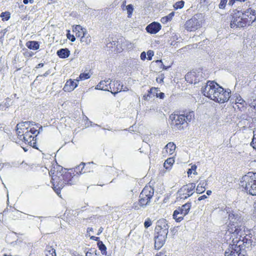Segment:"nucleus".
Returning <instances> with one entry per match:
<instances>
[{
    "mask_svg": "<svg viewBox=\"0 0 256 256\" xmlns=\"http://www.w3.org/2000/svg\"><path fill=\"white\" fill-rule=\"evenodd\" d=\"M203 94L218 103L226 102L230 97L231 91L230 89L224 90L217 83L213 81H208L202 88Z\"/></svg>",
    "mask_w": 256,
    "mask_h": 256,
    "instance_id": "1",
    "label": "nucleus"
},
{
    "mask_svg": "<svg viewBox=\"0 0 256 256\" xmlns=\"http://www.w3.org/2000/svg\"><path fill=\"white\" fill-rule=\"evenodd\" d=\"M228 214L229 223L228 225V230L226 232L232 234V237L241 236L244 232L243 222L242 216L238 212L230 210V208L226 210Z\"/></svg>",
    "mask_w": 256,
    "mask_h": 256,
    "instance_id": "2",
    "label": "nucleus"
},
{
    "mask_svg": "<svg viewBox=\"0 0 256 256\" xmlns=\"http://www.w3.org/2000/svg\"><path fill=\"white\" fill-rule=\"evenodd\" d=\"M63 173L61 172L58 178L52 176V188L58 196H60L61 190L66 184L71 186L77 182L76 178L74 177V174L72 176V172H66L64 174Z\"/></svg>",
    "mask_w": 256,
    "mask_h": 256,
    "instance_id": "3",
    "label": "nucleus"
},
{
    "mask_svg": "<svg viewBox=\"0 0 256 256\" xmlns=\"http://www.w3.org/2000/svg\"><path fill=\"white\" fill-rule=\"evenodd\" d=\"M194 112H190L184 114H171L169 118V120H170V124L173 129L176 130H184L188 126V122H190L194 118Z\"/></svg>",
    "mask_w": 256,
    "mask_h": 256,
    "instance_id": "4",
    "label": "nucleus"
},
{
    "mask_svg": "<svg viewBox=\"0 0 256 256\" xmlns=\"http://www.w3.org/2000/svg\"><path fill=\"white\" fill-rule=\"evenodd\" d=\"M154 194V190L150 186H145L139 196L138 202L133 204L132 208L138 210L149 206Z\"/></svg>",
    "mask_w": 256,
    "mask_h": 256,
    "instance_id": "5",
    "label": "nucleus"
},
{
    "mask_svg": "<svg viewBox=\"0 0 256 256\" xmlns=\"http://www.w3.org/2000/svg\"><path fill=\"white\" fill-rule=\"evenodd\" d=\"M240 184L246 192L252 196H256V173L248 172L243 176Z\"/></svg>",
    "mask_w": 256,
    "mask_h": 256,
    "instance_id": "6",
    "label": "nucleus"
},
{
    "mask_svg": "<svg viewBox=\"0 0 256 256\" xmlns=\"http://www.w3.org/2000/svg\"><path fill=\"white\" fill-rule=\"evenodd\" d=\"M37 130L34 128L28 129L24 134H21L18 132V138L22 140L26 144H28L30 146L37 148L36 146V133Z\"/></svg>",
    "mask_w": 256,
    "mask_h": 256,
    "instance_id": "7",
    "label": "nucleus"
},
{
    "mask_svg": "<svg viewBox=\"0 0 256 256\" xmlns=\"http://www.w3.org/2000/svg\"><path fill=\"white\" fill-rule=\"evenodd\" d=\"M202 22V14H195L192 18L186 21L184 26L188 31H194L200 28Z\"/></svg>",
    "mask_w": 256,
    "mask_h": 256,
    "instance_id": "8",
    "label": "nucleus"
},
{
    "mask_svg": "<svg viewBox=\"0 0 256 256\" xmlns=\"http://www.w3.org/2000/svg\"><path fill=\"white\" fill-rule=\"evenodd\" d=\"M192 206L190 202H186L182 206H178L173 213V218L176 222H180L183 219L184 217L188 214Z\"/></svg>",
    "mask_w": 256,
    "mask_h": 256,
    "instance_id": "9",
    "label": "nucleus"
},
{
    "mask_svg": "<svg viewBox=\"0 0 256 256\" xmlns=\"http://www.w3.org/2000/svg\"><path fill=\"white\" fill-rule=\"evenodd\" d=\"M164 229V230L162 231H156V234L154 236V247L156 249L160 248L165 243L168 231L167 230L166 228Z\"/></svg>",
    "mask_w": 256,
    "mask_h": 256,
    "instance_id": "10",
    "label": "nucleus"
},
{
    "mask_svg": "<svg viewBox=\"0 0 256 256\" xmlns=\"http://www.w3.org/2000/svg\"><path fill=\"white\" fill-rule=\"evenodd\" d=\"M195 188V184H188L183 186L178 190L177 194L180 198L186 199L192 194L193 191Z\"/></svg>",
    "mask_w": 256,
    "mask_h": 256,
    "instance_id": "11",
    "label": "nucleus"
},
{
    "mask_svg": "<svg viewBox=\"0 0 256 256\" xmlns=\"http://www.w3.org/2000/svg\"><path fill=\"white\" fill-rule=\"evenodd\" d=\"M232 243L234 244L237 246H239L240 249H244V246L248 248L252 245V240L246 236L242 237L241 240L242 235L232 237Z\"/></svg>",
    "mask_w": 256,
    "mask_h": 256,
    "instance_id": "12",
    "label": "nucleus"
},
{
    "mask_svg": "<svg viewBox=\"0 0 256 256\" xmlns=\"http://www.w3.org/2000/svg\"><path fill=\"white\" fill-rule=\"evenodd\" d=\"M112 82V80H110V78H108L106 80H101L96 86L95 88L96 90L110 92V89L112 90V87L110 86Z\"/></svg>",
    "mask_w": 256,
    "mask_h": 256,
    "instance_id": "13",
    "label": "nucleus"
},
{
    "mask_svg": "<svg viewBox=\"0 0 256 256\" xmlns=\"http://www.w3.org/2000/svg\"><path fill=\"white\" fill-rule=\"evenodd\" d=\"M161 29V25L157 22H153L148 24L146 28L148 32L151 34H155L158 32Z\"/></svg>",
    "mask_w": 256,
    "mask_h": 256,
    "instance_id": "14",
    "label": "nucleus"
},
{
    "mask_svg": "<svg viewBox=\"0 0 256 256\" xmlns=\"http://www.w3.org/2000/svg\"><path fill=\"white\" fill-rule=\"evenodd\" d=\"M241 249L239 246H237L234 244H230L229 248L224 252L225 256H238L236 254Z\"/></svg>",
    "mask_w": 256,
    "mask_h": 256,
    "instance_id": "15",
    "label": "nucleus"
},
{
    "mask_svg": "<svg viewBox=\"0 0 256 256\" xmlns=\"http://www.w3.org/2000/svg\"><path fill=\"white\" fill-rule=\"evenodd\" d=\"M76 80V81L74 82L71 79L68 80L64 88V90L65 92H71L73 90L78 86L79 81L78 80Z\"/></svg>",
    "mask_w": 256,
    "mask_h": 256,
    "instance_id": "16",
    "label": "nucleus"
},
{
    "mask_svg": "<svg viewBox=\"0 0 256 256\" xmlns=\"http://www.w3.org/2000/svg\"><path fill=\"white\" fill-rule=\"evenodd\" d=\"M113 85L114 87L112 88V90L110 92L114 94V96H115L118 92L122 91V87H124V86L120 80L114 81Z\"/></svg>",
    "mask_w": 256,
    "mask_h": 256,
    "instance_id": "17",
    "label": "nucleus"
},
{
    "mask_svg": "<svg viewBox=\"0 0 256 256\" xmlns=\"http://www.w3.org/2000/svg\"><path fill=\"white\" fill-rule=\"evenodd\" d=\"M235 102L236 105V107H234L235 108H237L240 111H243L246 109V102L241 98V96H237L235 100Z\"/></svg>",
    "mask_w": 256,
    "mask_h": 256,
    "instance_id": "18",
    "label": "nucleus"
},
{
    "mask_svg": "<svg viewBox=\"0 0 256 256\" xmlns=\"http://www.w3.org/2000/svg\"><path fill=\"white\" fill-rule=\"evenodd\" d=\"M165 228H166L167 230H168L169 226L166 220L165 219L160 220L158 221V224L156 227L155 231L164 230Z\"/></svg>",
    "mask_w": 256,
    "mask_h": 256,
    "instance_id": "19",
    "label": "nucleus"
},
{
    "mask_svg": "<svg viewBox=\"0 0 256 256\" xmlns=\"http://www.w3.org/2000/svg\"><path fill=\"white\" fill-rule=\"evenodd\" d=\"M28 122H22L18 123L16 126V132L18 136V132H20L21 134H24L28 129Z\"/></svg>",
    "mask_w": 256,
    "mask_h": 256,
    "instance_id": "20",
    "label": "nucleus"
},
{
    "mask_svg": "<svg viewBox=\"0 0 256 256\" xmlns=\"http://www.w3.org/2000/svg\"><path fill=\"white\" fill-rule=\"evenodd\" d=\"M242 16L244 18H246L248 20H250V18L252 16V19L256 18V12L255 10L252 9L251 8H249L247 9L246 11L242 12L240 11Z\"/></svg>",
    "mask_w": 256,
    "mask_h": 256,
    "instance_id": "21",
    "label": "nucleus"
},
{
    "mask_svg": "<svg viewBox=\"0 0 256 256\" xmlns=\"http://www.w3.org/2000/svg\"><path fill=\"white\" fill-rule=\"evenodd\" d=\"M61 170H62V168L60 166H56V168L54 167L49 172L50 175L52 176L51 182L52 183V176L54 177L58 178L61 174Z\"/></svg>",
    "mask_w": 256,
    "mask_h": 256,
    "instance_id": "22",
    "label": "nucleus"
},
{
    "mask_svg": "<svg viewBox=\"0 0 256 256\" xmlns=\"http://www.w3.org/2000/svg\"><path fill=\"white\" fill-rule=\"evenodd\" d=\"M57 55L62 58H66L69 56L70 51L66 48H61L56 52Z\"/></svg>",
    "mask_w": 256,
    "mask_h": 256,
    "instance_id": "23",
    "label": "nucleus"
},
{
    "mask_svg": "<svg viewBox=\"0 0 256 256\" xmlns=\"http://www.w3.org/2000/svg\"><path fill=\"white\" fill-rule=\"evenodd\" d=\"M73 32H76V36L78 37H81L82 34L85 33L84 30H86L84 28H82L80 25H76L73 28Z\"/></svg>",
    "mask_w": 256,
    "mask_h": 256,
    "instance_id": "24",
    "label": "nucleus"
},
{
    "mask_svg": "<svg viewBox=\"0 0 256 256\" xmlns=\"http://www.w3.org/2000/svg\"><path fill=\"white\" fill-rule=\"evenodd\" d=\"M26 46L30 49L37 50L39 48L40 44L36 41H28L26 43Z\"/></svg>",
    "mask_w": 256,
    "mask_h": 256,
    "instance_id": "25",
    "label": "nucleus"
},
{
    "mask_svg": "<svg viewBox=\"0 0 256 256\" xmlns=\"http://www.w3.org/2000/svg\"><path fill=\"white\" fill-rule=\"evenodd\" d=\"M84 32L85 33L80 37V41L82 42H84L86 44H88L91 42V38L87 30H84Z\"/></svg>",
    "mask_w": 256,
    "mask_h": 256,
    "instance_id": "26",
    "label": "nucleus"
},
{
    "mask_svg": "<svg viewBox=\"0 0 256 256\" xmlns=\"http://www.w3.org/2000/svg\"><path fill=\"white\" fill-rule=\"evenodd\" d=\"M176 148V145L173 142L168 143L164 147L166 151L170 154H172Z\"/></svg>",
    "mask_w": 256,
    "mask_h": 256,
    "instance_id": "27",
    "label": "nucleus"
},
{
    "mask_svg": "<svg viewBox=\"0 0 256 256\" xmlns=\"http://www.w3.org/2000/svg\"><path fill=\"white\" fill-rule=\"evenodd\" d=\"M46 256H56L55 250L51 246H46L45 250Z\"/></svg>",
    "mask_w": 256,
    "mask_h": 256,
    "instance_id": "28",
    "label": "nucleus"
},
{
    "mask_svg": "<svg viewBox=\"0 0 256 256\" xmlns=\"http://www.w3.org/2000/svg\"><path fill=\"white\" fill-rule=\"evenodd\" d=\"M207 184L206 182H200L197 186L196 192L198 194H201L206 190V186Z\"/></svg>",
    "mask_w": 256,
    "mask_h": 256,
    "instance_id": "29",
    "label": "nucleus"
},
{
    "mask_svg": "<svg viewBox=\"0 0 256 256\" xmlns=\"http://www.w3.org/2000/svg\"><path fill=\"white\" fill-rule=\"evenodd\" d=\"M178 36L176 35L175 33H172L170 37V40H169V42H170V44L171 46H174L176 44V40H178Z\"/></svg>",
    "mask_w": 256,
    "mask_h": 256,
    "instance_id": "30",
    "label": "nucleus"
},
{
    "mask_svg": "<svg viewBox=\"0 0 256 256\" xmlns=\"http://www.w3.org/2000/svg\"><path fill=\"white\" fill-rule=\"evenodd\" d=\"M98 246L102 254H106V246L104 244V243L102 242H98Z\"/></svg>",
    "mask_w": 256,
    "mask_h": 256,
    "instance_id": "31",
    "label": "nucleus"
},
{
    "mask_svg": "<svg viewBox=\"0 0 256 256\" xmlns=\"http://www.w3.org/2000/svg\"><path fill=\"white\" fill-rule=\"evenodd\" d=\"M0 16L2 18V20L7 21L10 17V14L8 12H2L1 13Z\"/></svg>",
    "mask_w": 256,
    "mask_h": 256,
    "instance_id": "32",
    "label": "nucleus"
},
{
    "mask_svg": "<svg viewBox=\"0 0 256 256\" xmlns=\"http://www.w3.org/2000/svg\"><path fill=\"white\" fill-rule=\"evenodd\" d=\"M86 165L84 162H82L78 166L76 167L75 168V172L76 173L80 172V174L85 172V171L83 172V169L84 168V166Z\"/></svg>",
    "mask_w": 256,
    "mask_h": 256,
    "instance_id": "33",
    "label": "nucleus"
},
{
    "mask_svg": "<svg viewBox=\"0 0 256 256\" xmlns=\"http://www.w3.org/2000/svg\"><path fill=\"white\" fill-rule=\"evenodd\" d=\"M160 92L158 88H156L154 87H152L148 91V94L151 96L152 95L153 96H156L158 94V92Z\"/></svg>",
    "mask_w": 256,
    "mask_h": 256,
    "instance_id": "34",
    "label": "nucleus"
},
{
    "mask_svg": "<svg viewBox=\"0 0 256 256\" xmlns=\"http://www.w3.org/2000/svg\"><path fill=\"white\" fill-rule=\"evenodd\" d=\"M174 16V12H172L166 16L162 18L161 20L162 22H166L170 20Z\"/></svg>",
    "mask_w": 256,
    "mask_h": 256,
    "instance_id": "35",
    "label": "nucleus"
},
{
    "mask_svg": "<svg viewBox=\"0 0 256 256\" xmlns=\"http://www.w3.org/2000/svg\"><path fill=\"white\" fill-rule=\"evenodd\" d=\"M126 8L127 11L128 16V18L130 17L134 10L132 5L131 4H128L126 6Z\"/></svg>",
    "mask_w": 256,
    "mask_h": 256,
    "instance_id": "36",
    "label": "nucleus"
},
{
    "mask_svg": "<svg viewBox=\"0 0 256 256\" xmlns=\"http://www.w3.org/2000/svg\"><path fill=\"white\" fill-rule=\"evenodd\" d=\"M20 212V211L14 210L11 212L10 216L13 219H16L18 218Z\"/></svg>",
    "mask_w": 256,
    "mask_h": 256,
    "instance_id": "37",
    "label": "nucleus"
},
{
    "mask_svg": "<svg viewBox=\"0 0 256 256\" xmlns=\"http://www.w3.org/2000/svg\"><path fill=\"white\" fill-rule=\"evenodd\" d=\"M184 2L183 0H180L176 2L174 6V8H182L184 7Z\"/></svg>",
    "mask_w": 256,
    "mask_h": 256,
    "instance_id": "38",
    "label": "nucleus"
},
{
    "mask_svg": "<svg viewBox=\"0 0 256 256\" xmlns=\"http://www.w3.org/2000/svg\"><path fill=\"white\" fill-rule=\"evenodd\" d=\"M90 75L88 73H82L79 76V78L82 80H85L90 78Z\"/></svg>",
    "mask_w": 256,
    "mask_h": 256,
    "instance_id": "39",
    "label": "nucleus"
},
{
    "mask_svg": "<svg viewBox=\"0 0 256 256\" xmlns=\"http://www.w3.org/2000/svg\"><path fill=\"white\" fill-rule=\"evenodd\" d=\"M228 0H220L218 7L220 9H224L226 6V4Z\"/></svg>",
    "mask_w": 256,
    "mask_h": 256,
    "instance_id": "40",
    "label": "nucleus"
},
{
    "mask_svg": "<svg viewBox=\"0 0 256 256\" xmlns=\"http://www.w3.org/2000/svg\"><path fill=\"white\" fill-rule=\"evenodd\" d=\"M250 145L256 150V133L254 134V137L250 143Z\"/></svg>",
    "mask_w": 256,
    "mask_h": 256,
    "instance_id": "41",
    "label": "nucleus"
},
{
    "mask_svg": "<svg viewBox=\"0 0 256 256\" xmlns=\"http://www.w3.org/2000/svg\"><path fill=\"white\" fill-rule=\"evenodd\" d=\"M156 63L160 64V68H162L163 70H168L170 68V66H164L163 64L162 60H156Z\"/></svg>",
    "mask_w": 256,
    "mask_h": 256,
    "instance_id": "42",
    "label": "nucleus"
},
{
    "mask_svg": "<svg viewBox=\"0 0 256 256\" xmlns=\"http://www.w3.org/2000/svg\"><path fill=\"white\" fill-rule=\"evenodd\" d=\"M34 126H36L37 128H38V130H37V132L36 133V136H37L42 131V126L38 124H34Z\"/></svg>",
    "mask_w": 256,
    "mask_h": 256,
    "instance_id": "43",
    "label": "nucleus"
},
{
    "mask_svg": "<svg viewBox=\"0 0 256 256\" xmlns=\"http://www.w3.org/2000/svg\"><path fill=\"white\" fill-rule=\"evenodd\" d=\"M197 2L202 6H208L209 4L208 0H196Z\"/></svg>",
    "mask_w": 256,
    "mask_h": 256,
    "instance_id": "44",
    "label": "nucleus"
},
{
    "mask_svg": "<svg viewBox=\"0 0 256 256\" xmlns=\"http://www.w3.org/2000/svg\"><path fill=\"white\" fill-rule=\"evenodd\" d=\"M152 224L151 220L148 218L144 222V226L146 228H148Z\"/></svg>",
    "mask_w": 256,
    "mask_h": 256,
    "instance_id": "45",
    "label": "nucleus"
},
{
    "mask_svg": "<svg viewBox=\"0 0 256 256\" xmlns=\"http://www.w3.org/2000/svg\"><path fill=\"white\" fill-rule=\"evenodd\" d=\"M154 52L152 50H149L147 52V55H148V60H151L152 58V57L154 56Z\"/></svg>",
    "mask_w": 256,
    "mask_h": 256,
    "instance_id": "46",
    "label": "nucleus"
},
{
    "mask_svg": "<svg viewBox=\"0 0 256 256\" xmlns=\"http://www.w3.org/2000/svg\"><path fill=\"white\" fill-rule=\"evenodd\" d=\"M236 254L238 256H248L244 249H241L240 251H239Z\"/></svg>",
    "mask_w": 256,
    "mask_h": 256,
    "instance_id": "47",
    "label": "nucleus"
},
{
    "mask_svg": "<svg viewBox=\"0 0 256 256\" xmlns=\"http://www.w3.org/2000/svg\"><path fill=\"white\" fill-rule=\"evenodd\" d=\"M67 38L72 42H74L76 40V38L74 36V35H71L69 32L67 34Z\"/></svg>",
    "mask_w": 256,
    "mask_h": 256,
    "instance_id": "48",
    "label": "nucleus"
},
{
    "mask_svg": "<svg viewBox=\"0 0 256 256\" xmlns=\"http://www.w3.org/2000/svg\"><path fill=\"white\" fill-rule=\"evenodd\" d=\"M116 41H112V42H108L106 44V46L108 48H112L114 46H115L116 44Z\"/></svg>",
    "mask_w": 256,
    "mask_h": 256,
    "instance_id": "49",
    "label": "nucleus"
},
{
    "mask_svg": "<svg viewBox=\"0 0 256 256\" xmlns=\"http://www.w3.org/2000/svg\"><path fill=\"white\" fill-rule=\"evenodd\" d=\"M174 162V160L172 158H169L166 160V162H164V164H166V163L171 164H172Z\"/></svg>",
    "mask_w": 256,
    "mask_h": 256,
    "instance_id": "50",
    "label": "nucleus"
},
{
    "mask_svg": "<svg viewBox=\"0 0 256 256\" xmlns=\"http://www.w3.org/2000/svg\"><path fill=\"white\" fill-rule=\"evenodd\" d=\"M156 97L160 98V99H163L164 97V92H160L159 93L158 92Z\"/></svg>",
    "mask_w": 256,
    "mask_h": 256,
    "instance_id": "51",
    "label": "nucleus"
},
{
    "mask_svg": "<svg viewBox=\"0 0 256 256\" xmlns=\"http://www.w3.org/2000/svg\"><path fill=\"white\" fill-rule=\"evenodd\" d=\"M196 168H197V166L195 164L192 166V170H194L193 173L194 174H196V175L198 174L197 172H196Z\"/></svg>",
    "mask_w": 256,
    "mask_h": 256,
    "instance_id": "52",
    "label": "nucleus"
},
{
    "mask_svg": "<svg viewBox=\"0 0 256 256\" xmlns=\"http://www.w3.org/2000/svg\"><path fill=\"white\" fill-rule=\"evenodd\" d=\"M140 58L144 60L146 58V54L144 52H143L140 54Z\"/></svg>",
    "mask_w": 256,
    "mask_h": 256,
    "instance_id": "53",
    "label": "nucleus"
},
{
    "mask_svg": "<svg viewBox=\"0 0 256 256\" xmlns=\"http://www.w3.org/2000/svg\"><path fill=\"white\" fill-rule=\"evenodd\" d=\"M28 122V125L27 126H28V128H29L30 126H34V124H36L34 122H31V121H26L25 122Z\"/></svg>",
    "mask_w": 256,
    "mask_h": 256,
    "instance_id": "54",
    "label": "nucleus"
},
{
    "mask_svg": "<svg viewBox=\"0 0 256 256\" xmlns=\"http://www.w3.org/2000/svg\"><path fill=\"white\" fill-rule=\"evenodd\" d=\"M90 239L92 240H94L97 241L98 242L100 241V238L98 237H96V236H91L90 237Z\"/></svg>",
    "mask_w": 256,
    "mask_h": 256,
    "instance_id": "55",
    "label": "nucleus"
},
{
    "mask_svg": "<svg viewBox=\"0 0 256 256\" xmlns=\"http://www.w3.org/2000/svg\"><path fill=\"white\" fill-rule=\"evenodd\" d=\"M29 2L30 4H33L34 2V0H23V3L25 4H28Z\"/></svg>",
    "mask_w": 256,
    "mask_h": 256,
    "instance_id": "56",
    "label": "nucleus"
},
{
    "mask_svg": "<svg viewBox=\"0 0 256 256\" xmlns=\"http://www.w3.org/2000/svg\"><path fill=\"white\" fill-rule=\"evenodd\" d=\"M195 73L194 72H192V73H190V74H187L186 76V78H188V76H190V78H192V77H194L195 76V75H194Z\"/></svg>",
    "mask_w": 256,
    "mask_h": 256,
    "instance_id": "57",
    "label": "nucleus"
},
{
    "mask_svg": "<svg viewBox=\"0 0 256 256\" xmlns=\"http://www.w3.org/2000/svg\"><path fill=\"white\" fill-rule=\"evenodd\" d=\"M236 1V0H229L228 4L230 6H232L234 5V4Z\"/></svg>",
    "mask_w": 256,
    "mask_h": 256,
    "instance_id": "58",
    "label": "nucleus"
},
{
    "mask_svg": "<svg viewBox=\"0 0 256 256\" xmlns=\"http://www.w3.org/2000/svg\"><path fill=\"white\" fill-rule=\"evenodd\" d=\"M206 198H207V196H206V195L202 196H200V197H199V198H198V200L200 201V200H204V199H206Z\"/></svg>",
    "mask_w": 256,
    "mask_h": 256,
    "instance_id": "59",
    "label": "nucleus"
},
{
    "mask_svg": "<svg viewBox=\"0 0 256 256\" xmlns=\"http://www.w3.org/2000/svg\"><path fill=\"white\" fill-rule=\"evenodd\" d=\"M86 256H94V252H88L86 254Z\"/></svg>",
    "mask_w": 256,
    "mask_h": 256,
    "instance_id": "60",
    "label": "nucleus"
},
{
    "mask_svg": "<svg viewBox=\"0 0 256 256\" xmlns=\"http://www.w3.org/2000/svg\"><path fill=\"white\" fill-rule=\"evenodd\" d=\"M192 172H194L193 170H192V168H189L187 172V174H188V176H189L190 175Z\"/></svg>",
    "mask_w": 256,
    "mask_h": 256,
    "instance_id": "61",
    "label": "nucleus"
},
{
    "mask_svg": "<svg viewBox=\"0 0 256 256\" xmlns=\"http://www.w3.org/2000/svg\"><path fill=\"white\" fill-rule=\"evenodd\" d=\"M44 66V64L43 63H40L36 66V68H42V66Z\"/></svg>",
    "mask_w": 256,
    "mask_h": 256,
    "instance_id": "62",
    "label": "nucleus"
},
{
    "mask_svg": "<svg viewBox=\"0 0 256 256\" xmlns=\"http://www.w3.org/2000/svg\"><path fill=\"white\" fill-rule=\"evenodd\" d=\"M104 228L102 227H100L98 230L97 234L100 235L102 232Z\"/></svg>",
    "mask_w": 256,
    "mask_h": 256,
    "instance_id": "63",
    "label": "nucleus"
},
{
    "mask_svg": "<svg viewBox=\"0 0 256 256\" xmlns=\"http://www.w3.org/2000/svg\"><path fill=\"white\" fill-rule=\"evenodd\" d=\"M254 214H256V200L254 204Z\"/></svg>",
    "mask_w": 256,
    "mask_h": 256,
    "instance_id": "64",
    "label": "nucleus"
}]
</instances>
